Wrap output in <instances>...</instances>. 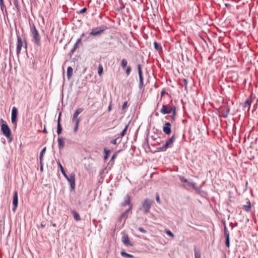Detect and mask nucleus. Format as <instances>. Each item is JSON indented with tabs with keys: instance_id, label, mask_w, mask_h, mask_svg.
<instances>
[{
	"instance_id": "obj_1",
	"label": "nucleus",
	"mask_w": 258,
	"mask_h": 258,
	"mask_svg": "<svg viewBox=\"0 0 258 258\" xmlns=\"http://www.w3.org/2000/svg\"><path fill=\"white\" fill-rule=\"evenodd\" d=\"M30 31L32 41L36 45L40 46L41 45L40 35L33 23L30 24Z\"/></svg>"
},
{
	"instance_id": "obj_2",
	"label": "nucleus",
	"mask_w": 258,
	"mask_h": 258,
	"mask_svg": "<svg viewBox=\"0 0 258 258\" xmlns=\"http://www.w3.org/2000/svg\"><path fill=\"white\" fill-rule=\"evenodd\" d=\"M0 121L3 123L1 124V131L3 135L8 139L9 142H11L12 140V134L9 126L3 119H1Z\"/></svg>"
},
{
	"instance_id": "obj_3",
	"label": "nucleus",
	"mask_w": 258,
	"mask_h": 258,
	"mask_svg": "<svg viewBox=\"0 0 258 258\" xmlns=\"http://www.w3.org/2000/svg\"><path fill=\"white\" fill-rule=\"evenodd\" d=\"M153 201L149 199H146L143 202L142 207L140 208L141 211H143L145 214H147L150 212L152 205Z\"/></svg>"
},
{
	"instance_id": "obj_4",
	"label": "nucleus",
	"mask_w": 258,
	"mask_h": 258,
	"mask_svg": "<svg viewBox=\"0 0 258 258\" xmlns=\"http://www.w3.org/2000/svg\"><path fill=\"white\" fill-rule=\"evenodd\" d=\"M106 29L107 27L104 25L93 28L90 33V35L93 36L99 35L103 33Z\"/></svg>"
},
{
	"instance_id": "obj_5",
	"label": "nucleus",
	"mask_w": 258,
	"mask_h": 258,
	"mask_svg": "<svg viewBox=\"0 0 258 258\" xmlns=\"http://www.w3.org/2000/svg\"><path fill=\"white\" fill-rule=\"evenodd\" d=\"M176 109L175 106H171L169 104L163 105L160 110L161 113L163 114L171 113L173 110Z\"/></svg>"
},
{
	"instance_id": "obj_6",
	"label": "nucleus",
	"mask_w": 258,
	"mask_h": 258,
	"mask_svg": "<svg viewBox=\"0 0 258 258\" xmlns=\"http://www.w3.org/2000/svg\"><path fill=\"white\" fill-rule=\"evenodd\" d=\"M174 141V136L173 135L170 137L166 142L163 144L162 146L158 148V150L161 151H165L168 148L171 147V145L173 144Z\"/></svg>"
},
{
	"instance_id": "obj_7",
	"label": "nucleus",
	"mask_w": 258,
	"mask_h": 258,
	"mask_svg": "<svg viewBox=\"0 0 258 258\" xmlns=\"http://www.w3.org/2000/svg\"><path fill=\"white\" fill-rule=\"evenodd\" d=\"M67 180L70 182V186H71V191H73L75 188V174L74 173H72L70 174V175L69 176L67 175V177H65Z\"/></svg>"
},
{
	"instance_id": "obj_8",
	"label": "nucleus",
	"mask_w": 258,
	"mask_h": 258,
	"mask_svg": "<svg viewBox=\"0 0 258 258\" xmlns=\"http://www.w3.org/2000/svg\"><path fill=\"white\" fill-rule=\"evenodd\" d=\"M139 76V88H142L144 85V78L143 76V72L142 70V66L140 64H138L137 66Z\"/></svg>"
},
{
	"instance_id": "obj_9",
	"label": "nucleus",
	"mask_w": 258,
	"mask_h": 258,
	"mask_svg": "<svg viewBox=\"0 0 258 258\" xmlns=\"http://www.w3.org/2000/svg\"><path fill=\"white\" fill-rule=\"evenodd\" d=\"M18 115V109L17 107H13L12 110L11 120L13 124L17 125V118Z\"/></svg>"
},
{
	"instance_id": "obj_10",
	"label": "nucleus",
	"mask_w": 258,
	"mask_h": 258,
	"mask_svg": "<svg viewBox=\"0 0 258 258\" xmlns=\"http://www.w3.org/2000/svg\"><path fill=\"white\" fill-rule=\"evenodd\" d=\"M171 124L169 122H166L163 127V132L167 135L171 133Z\"/></svg>"
},
{
	"instance_id": "obj_11",
	"label": "nucleus",
	"mask_w": 258,
	"mask_h": 258,
	"mask_svg": "<svg viewBox=\"0 0 258 258\" xmlns=\"http://www.w3.org/2000/svg\"><path fill=\"white\" fill-rule=\"evenodd\" d=\"M17 54L18 55H19L21 52V50L22 49V47L23 45V41H22L21 37L18 35H17Z\"/></svg>"
},
{
	"instance_id": "obj_12",
	"label": "nucleus",
	"mask_w": 258,
	"mask_h": 258,
	"mask_svg": "<svg viewBox=\"0 0 258 258\" xmlns=\"http://www.w3.org/2000/svg\"><path fill=\"white\" fill-rule=\"evenodd\" d=\"M18 192L17 191H15L13 195V205L14 206V208H13V211L15 212L18 206Z\"/></svg>"
},
{
	"instance_id": "obj_13",
	"label": "nucleus",
	"mask_w": 258,
	"mask_h": 258,
	"mask_svg": "<svg viewBox=\"0 0 258 258\" xmlns=\"http://www.w3.org/2000/svg\"><path fill=\"white\" fill-rule=\"evenodd\" d=\"M83 110L84 109L82 108H79L75 111L73 114L72 121H76V120H79V121H80L81 119L78 118V116L79 114H80L83 111Z\"/></svg>"
},
{
	"instance_id": "obj_14",
	"label": "nucleus",
	"mask_w": 258,
	"mask_h": 258,
	"mask_svg": "<svg viewBox=\"0 0 258 258\" xmlns=\"http://www.w3.org/2000/svg\"><path fill=\"white\" fill-rule=\"evenodd\" d=\"M122 242L126 246H133L131 243L128 236L126 234H124L122 237Z\"/></svg>"
},
{
	"instance_id": "obj_15",
	"label": "nucleus",
	"mask_w": 258,
	"mask_h": 258,
	"mask_svg": "<svg viewBox=\"0 0 258 258\" xmlns=\"http://www.w3.org/2000/svg\"><path fill=\"white\" fill-rule=\"evenodd\" d=\"M132 204L131 202V198L128 195H127L125 197L124 199V201L121 203V205L122 206H126V205H129V207L130 206V205Z\"/></svg>"
},
{
	"instance_id": "obj_16",
	"label": "nucleus",
	"mask_w": 258,
	"mask_h": 258,
	"mask_svg": "<svg viewBox=\"0 0 258 258\" xmlns=\"http://www.w3.org/2000/svg\"><path fill=\"white\" fill-rule=\"evenodd\" d=\"M58 146L59 150H62L64 147V140L62 137L58 138Z\"/></svg>"
},
{
	"instance_id": "obj_17",
	"label": "nucleus",
	"mask_w": 258,
	"mask_h": 258,
	"mask_svg": "<svg viewBox=\"0 0 258 258\" xmlns=\"http://www.w3.org/2000/svg\"><path fill=\"white\" fill-rule=\"evenodd\" d=\"M251 104V101L249 100L248 99H247L242 104V107L244 109L246 107H248V111H249L250 108Z\"/></svg>"
},
{
	"instance_id": "obj_18",
	"label": "nucleus",
	"mask_w": 258,
	"mask_h": 258,
	"mask_svg": "<svg viewBox=\"0 0 258 258\" xmlns=\"http://www.w3.org/2000/svg\"><path fill=\"white\" fill-rule=\"evenodd\" d=\"M57 164H58V167H59L60 168V170L61 171V172L62 173V174H63V175L64 176V177H67V174H66V172H65V170L63 168V167H62V165L61 164L60 161L58 160L57 162Z\"/></svg>"
},
{
	"instance_id": "obj_19",
	"label": "nucleus",
	"mask_w": 258,
	"mask_h": 258,
	"mask_svg": "<svg viewBox=\"0 0 258 258\" xmlns=\"http://www.w3.org/2000/svg\"><path fill=\"white\" fill-rule=\"evenodd\" d=\"M71 213L73 214L74 219L77 221H80L81 218L79 214L76 212L75 210L72 211Z\"/></svg>"
},
{
	"instance_id": "obj_20",
	"label": "nucleus",
	"mask_w": 258,
	"mask_h": 258,
	"mask_svg": "<svg viewBox=\"0 0 258 258\" xmlns=\"http://www.w3.org/2000/svg\"><path fill=\"white\" fill-rule=\"evenodd\" d=\"M73 70L71 67H69L67 69V78L69 80L71 79L73 75Z\"/></svg>"
},
{
	"instance_id": "obj_21",
	"label": "nucleus",
	"mask_w": 258,
	"mask_h": 258,
	"mask_svg": "<svg viewBox=\"0 0 258 258\" xmlns=\"http://www.w3.org/2000/svg\"><path fill=\"white\" fill-rule=\"evenodd\" d=\"M225 235L226 236V245L227 247L230 246L229 234L225 230Z\"/></svg>"
},
{
	"instance_id": "obj_22",
	"label": "nucleus",
	"mask_w": 258,
	"mask_h": 258,
	"mask_svg": "<svg viewBox=\"0 0 258 258\" xmlns=\"http://www.w3.org/2000/svg\"><path fill=\"white\" fill-rule=\"evenodd\" d=\"M46 147H44L40 152V156H39L40 164H41V163H42V161L43 160V154L45 153V152L46 151Z\"/></svg>"
},
{
	"instance_id": "obj_23",
	"label": "nucleus",
	"mask_w": 258,
	"mask_h": 258,
	"mask_svg": "<svg viewBox=\"0 0 258 258\" xmlns=\"http://www.w3.org/2000/svg\"><path fill=\"white\" fill-rule=\"evenodd\" d=\"M121 255L123 257H127L128 258H134V256L133 255L127 253L123 251L121 252Z\"/></svg>"
},
{
	"instance_id": "obj_24",
	"label": "nucleus",
	"mask_w": 258,
	"mask_h": 258,
	"mask_svg": "<svg viewBox=\"0 0 258 258\" xmlns=\"http://www.w3.org/2000/svg\"><path fill=\"white\" fill-rule=\"evenodd\" d=\"M104 160H106L108 158V154L110 152V150H109L107 148H104Z\"/></svg>"
},
{
	"instance_id": "obj_25",
	"label": "nucleus",
	"mask_w": 258,
	"mask_h": 258,
	"mask_svg": "<svg viewBox=\"0 0 258 258\" xmlns=\"http://www.w3.org/2000/svg\"><path fill=\"white\" fill-rule=\"evenodd\" d=\"M248 205H243V209L246 211L247 212H249L250 210L251 209V204L250 202L249 201L248 202Z\"/></svg>"
},
{
	"instance_id": "obj_26",
	"label": "nucleus",
	"mask_w": 258,
	"mask_h": 258,
	"mask_svg": "<svg viewBox=\"0 0 258 258\" xmlns=\"http://www.w3.org/2000/svg\"><path fill=\"white\" fill-rule=\"evenodd\" d=\"M127 64V60L125 58L122 59L121 61V63H120L121 68L122 69H124L126 67Z\"/></svg>"
},
{
	"instance_id": "obj_27",
	"label": "nucleus",
	"mask_w": 258,
	"mask_h": 258,
	"mask_svg": "<svg viewBox=\"0 0 258 258\" xmlns=\"http://www.w3.org/2000/svg\"><path fill=\"white\" fill-rule=\"evenodd\" d=\"M195 258H201V253L199 250H197L196 248L194 249Z\"/></svg>"
},
{
	"instance_id": "obj_28",
	"label": "nucleus",
	"mask_w": 258,
	"mask_h": 258,
	"mask_svg": "<svg viewBox=\"0 0 258 258\" xmlns=\"http://www.w3.org/2000/svg\"><path fill=\"white\" fill-rule=\"evenodd\" d=\"M154 45L155 49L157 50H161L162 49V47L160 45H159L156 41H154Z\"/></svg>"
},
{
	"instance_id": "obj_29",
	"label": "nucleus",
	"mask_w": 258,
	"mask_h": 258,
	"mask_svg": "<svg viewBox=\"0 0 258 258\" xmlns=\"http://www.w3.org/2000/svg\"><path fill=\"white\" fill-rule=\"evenodd\" d=\"M0 7L3 13H4V11L6 12V8L4 4V1H0Z\"/></svg>"
},
{
	"instance_id": "obj_30",
	"label": "nucleus",
	"mask_w": 258,
	"mask_h": 258,
	"mask_svg": "<svg viewBox=\"0 0 258 258\" xmlns=\"http://www.w3.org/2000/svg\"><path fill=\"white\" fill-rule=\"evenodd\" d=\"M127 128H128V125H126L124 128L120 133V136L119 137L121 138L124 136V135L127 131Z\"/></svg>"
},
{
	"instance_id": "obj_31",
	"label": "nucleus",
	"mask_w": 258,
	"mask_h": 258,
	"mask_svg": "<svg viewBox=\"0 0 258 258\" xmlns=\"http://www.w3.org/2000/svg\"><path fill=\"white\" fill-rule=\"evenodd\" d=\"M187 184L188 186L191 187H192V188H194L195 189H198L197 187L196 186V183H194L192 182L187 181Z\"/></svg>"
},
{
	"instance_id": "obj_32",
	"label": "nucleus",
	"mask_w": 258,
	"mask_h": 258,
	"mask_svg": "<svg viewBox=\"0 0 258 258\" xmlns=\"http://www.w3.org/2000/svg\"><path fill=\"white\" fill-rule=\"evenodd\" d=\"M73 122H74L75 124L74 131L75 133H76L78 130V127H79V123L80 121H79V120H76V121H73Z\"/></svg>"
},
{
	"instance_id": "obj_33",
	"label": "nucleus",
	"mask_w": 258,
	"mask_h": 258,
	"mask_svg": "<svg viewBox=\"0 0 258 258\" xmlns=\"http://www.w3.org/2000/svg\"><path fill=\"white\" fill-rule=\"evenodd\" d=\"M120 137L116 138V139L112 140L110 141V143L113 145H116L117 143V142L118 141V143H120L121 141V140H119Z\"/></svg>"
},
{
	"instance_id": "obj_34",
	"label": "nucleus",
	"mask_w": 258,
	"mask_h": 258,
	"mask_svg": "<svg viewBox=\"0 0 258 258\" xmlns=\"http://www.w3.org/2000/svg\"><path fill=\"white\" fill-rule=\"evenodd\" d=\"M165 232L166 233V234L167 235H168V236H170L172 238H174V235L173 234V233L169 230H166L165 231Z\"/></svg>"
},
{
	"instance_id": "obj_35",
	"label": "nucleus",
	"mask_w": 258,
	"mask_h": 258,
	"mask_svg": "<svg viewBox=\"0 0 258 258\" xmlns=\"http://www.w3.org/2000/svg\"><path fill=\"white\" fill-rule=\"evenodd\" d=\"M103 73V67L101 64H99L98 69V75L100 76Z\"/></svg>"
},
{
	"instance_id": "obj_36",
	"label": "nucleus",
	"mask_w": 258,
	"mask_h": 258,
	"mask_svg": "<svg viewBox=\"0 0 258 258\" xmlns=\"http://www.w3.org/2000/svg\"><path fill=\"white\" fill-rule=\"evenodd\" d=\"M133 204H131L130 205V206L129 207V208L126 209L124 212V214H126V215H128L129 213L130 212H132L131 211H132V209L133 208Z\"/></svg>"
},
{
	"instance_id": "obj_37",
	"label": "nucleus",
	"mask_w": 258,
	"mask_h": 258,
	"mask_svg": "<svg viewBox=\"0 0 258 258\" xmlns=\"http://www.w3.org/2000/svg\"><path fill=\"white\" fill-rule=\"evenodd\" d=\"M14 4L18 11H20V7L19 5V2L18 0H14Z\"/></svg>"
},
{
	"instance_id": "obj_38",
	"label": "nucleus",
	"mask_w": 258,
	"mask_h": 258,
	"mask_svg": "<svg viewBox=\"0 0 258 258\" xmlns=\"http://www.w3.org/2000/svg\"><path fill=\"white\" fill-rule=\"evenodd\" d=\"M62 132V127L60 123H58L57 124V133L59 135L61 134Z\"/></svg>"
},
{
	"instance_id": "obj_39",
	"label": "nucleus",
	"mask_w": 258,
	"mask_h": 258,
	"mask_svg": "<svg viewBox=\"0 0 258 258\" xmlns=\"http://www.w3.org/2000/svg\"><path fill=\"white\" fill-rule=\"evenodd\" d=\"M81 41H82V38H80L78 39L77 41L75 43L74 46L77 48L78 47L79 44L81 42Z\"/></svg>"
},
{
	"instance_id": "obj_40",
	"label": "nucleus",
	"mask_w": 258,
	"mask_h": 258,
	"mask_svg": "<svg viewBox=\"0 0 258 258\" xmlns=\"http://www.w3.org/2000/svg\"><path fill=\"white\" fill-rule=\"evenodd\" d=\"M172 115H171V118L173 121H174L175 119V115H176V109L173 110L172 112Z\"/></svg>"
},
{
	"instance_id": "obj_41",
	"label": "nucleus",
	"mask_w": 258,
	"mask_h": 258,
	"mask_svg": "<svg viewBox=\"0 0 258 258\" xmlns=\"http://www.w3.org/2000/svg\"><path fill=\"white\" fill-rule=\"evenodd\" d=\"M131 71V67L128 66L126 68L125 70V74L127 76H129Z\"/></svg>"
},
{
	"instance_id": "obj_42",
	"label": "nucleus",
	"mask_w": 258,
	"mask_h": 258,
	"mask_svg": "<svg viewBox=\"0 0 258 258\" xmlns=\"http://www.w3.org/2000/svg\"><path fill=\"white\" fill-rule=\"evenodd\" d=\"M127 215L124 214V212H123V213H122V214L121 215L120 218H119V221H121L122 219L123 218H125L126 219L127 218Z\"/></svg>"
},
{
	"instance_id": "obj_43",
	"label": "nucleus",
	"mask_w": 258,
	"mask_h": 258,
	"mask_svg": "<svg viewBox=\"0 0 258 258\" xmlns=\"http://www.w3.org/2000/svg\"><path fill=\"white\" fill-rule=\"evenodd\" d=\"M179 179L181 180V181H182L183 182L187 183L188 181V180L184 176H179Z\"/></svg>"
},
{
	"instance_id": "obj_44",
	"label": "nucleus",
	"mask_w": 258,
	"mask_h": 258,
	"mask_svg": "<svg viewBox=\"0 0 258 258\" xmlns=\"http://www.w3.org/2000/svg\"><path fill=\"white\" fill-rule=\"evenodd\" d=\"M183 82H184V87H185V90H187V83H188V81L186 79H183Z\"/></svg>"
},
{
	"instance_id": "obj_45",
	"label": "nucleus",
	"mask_w": 258,
	"mask_h": 258,
	"mask_svg": "<svg viewBox=\"0 0 258 258\" xmlns=\"http://www.w3.org/2000/svg\"><path fill=\"white\" fill-rule=\"evenodd\" d=\"M138 230L140 232H142V233H147V231H146V230H145L143 228H142V227H139V228H138Z\"/></svg>"
},
{
	"instance_id": "obj_46",
	"label": "nucleus",
	"mask_w": 258,
	"mask_h": 258,
	"mask_svg": "<svg viewBox=\"0 0 258 258\" xmlns=\"http://www.w3.org/2000/svg\"><path fill=\"white\" fill-rule=\"evenodd\" d=\"M86 11H87V8H84L83 9L81 10L80 11L78 12V13L79 14H82L85 13L86 12Z\"/></svg>"
},
{
	"instance_id": "obj_47",
	"label": "nucleus",
	"mask_w": 258,
	"mask_h": 258,
	"mask_svg": "<svg viewBox=\"0 0 258 258\" xmlns=\"http://www.w3.org/2000/svg\"><path fill=\"white\" fill-rule=\"evenodd\" d=\"M127 101H125V102H124L123 103V104L122 105V109H124L126 108V105H127Z\"/></svg>"
},
{
	"instance_id": "obj_48",
	"label": "nucleus",
	"mask_w": 258,
	"mask_h": 258,
	"mask_svg": "<svg viewBox=\"0 0 258 258\" xmlns=\"http://www.w3.org/2000/svg\"><path fill=\"white\" fill-rule=\"evenodd\" d=\"M156 200L157 201V203H160V198H159V196L158 195H156Z\"/></svg>"
},
{
	"instance_id": "obj_49",
	"label": "nucleus",
	"mask_w": 258,
	"mask_h": 258,
	"mask_svg": "<svg viewBox=\"0 0 258 258\" xmlns=\"http://www.w3.org/2000/svg\"><path fill=\"white\" fill-rule=\"evenodd\" d=\"M116 158V154H114L113 155V156H112L111 158V160L110 161V162H112V161H113V160Z\"/></svg>"
},
{
	"instance_id": "obj_50",
	"label": "nucleus",
	"mask_w": 258,
	"mask_h": 258,
	"mask_svg": "<svg viewBox=\"0 0 258 258\" xmlns=\"http://www.w3.org/2000/svg\"><path fill=\"white\" fill-rule=\"evenodd\" d=\"M112 107H111V101L110 102V103L108 107V111H110L111 110Z\"/></svg>"
},
{
	"instance_id": "obj_51",
	"label": "nucleus",
	"mask_w": 258,
	"mask_h": 258,
	"mask_svg": "<svg viewBox=\"0 0 258 258\" xmlns=\"http://www.w3.org/2000/svg\"><path fill=\"white\" fill-rule=\"evenodd\" d=\"M76 49H77V48H76L74 46L73 48L71 50V52L72 53H73Z\"/></svg>"
},
{
	"instance_id": "obj_52",
	"label": "nucleus",
	"mask_w": 258,
	"mask_h": 258,
	"mask_svg": "<svg viewBox=\"0 0 258 258\" xmlns=\"http://www.w3.org/2000/svg\"><path fill=\"white\" fill-rule=\"evenodd\" d=\"M24 43H25V48L26 49V50L27 49V42H26V41L24 39Z\"/></svg>"
},
{
	"instance_id": "obj_53",
	"label": "nucleus",
	"mask_w": 258,
	"mask_h": 258,
	"mask_svg": "<svg viewBox=\"0 0 258 258\" xmlns=\"http://www.w3.org/2000/svg\"><path fill=\"white\" fill-rule=\"evenodd\" d=\"M60 114H59V115L58 116V118L57 119V124H58V123H60Z\"/></svg>"
},
{
	"instance_id": "obj_54",
	"label": "nucleus",
	"mask_w": 258,
	"mask_h": 258,
	"mask_svg": "<svg viewBox=\"0 0 258 258\" xmlns=\"http://www.w3.org/2000/svg\"><path fill=\"white\" fill-rule=\"evenodd\" d=\"M225 6L227 7V8H230V6H231V5L229 4H228V3H226V4H225Z\"/></svg>"
},
{
	"instance_id": "obj_55",
	"label": "nucleus",
	"mask_w": 258,
	"mask_h": 258,
	"mask_svg": "<svg viewBox=\"0 0 258 258\" xmlns=\"http://www.w3.org/2000/svg\"><path fill=\"white\" fill-rule=\"evenodd\" d=\"M50 223H51V225L53 226V227H56V224L55 223H53L52 221H50Z\"/></svg>"
},
{
	"instance_id": "obj_56",
	"label": "nucleus",
	"mask_w": 258,
	"mask_h": 258,
	"mask_svg": "<svg viewBox=\"0 0 258 258\" xmlns=\"http://www.w3.org/2000/svg\"><path fill=\"white\" fill-rule=\"evenodd\" d=\"M40 170H41V171H42V170H43V164H42V162L41 163V164H40Z\"/></svg>"
},
{
	"instance_id": "obj_57",
	"label": "nucleus",
	"mask_w": 258,
	"mask_h": 258,
	"mask_svg": "<svg viewBox=\"0 0 258 258\" xmlns=\"http://www.w3.org/2000/svg\"><path fill=\"white\" fill-rule=\"evenodd\" d=\"M107 44L109 45H112L114 44V43L113 42H109L107 43Z\"/></svg>"
},
{
	"instance_id": "obj_58",
	"label": "nucleus",
	"mask_w": 258,
	"mask_h": 258,
	"mask_svg": "<svg viewBox=\"0 0 258 258\" xmlns=\"http://www.w3.org/2000/svg\"><path fill=\"white\" fill-rule=\"evenodd\" d=\"M165 93V91H162L161 92V95L163 96L164 95V94Z\"/></svg>"
},
{
	"instance_id": "obj_59",
	"label": "nucleus",
	"mask_w": 258,
	"mask_h": 258,
	"mask_svg": "<svg viewBox=\"0 0 258 258\" xmlns=\"http://www.w3.org/2000/svg\"><path fill=\"white\" fill-rule=\"evenodd\" d=\"M84 35H85L84 33L82 34L80 38H82L84 36Z\"/></svg>"
},
{
	"instance_id": "obj_60",
	"label": "nucleus",
	"mask_w": 258,
	"mask_h": 258,
	"mask_svg": "<svg viewBox=\"0 0 258 258\" xmlns=\"http://www.w3.org/2000/svg\"><path fill=\"white\" fill-rule=\"evenodd\" d=\"M41 227L42 228H43V227H44V225L42 223H41Z\"/></svg>"
},
{
	"instance_id": "obj_61",
	"label": "nucleus",
	"mask_w": 258,
	"mask_h": 258,
	"mask_svg": "<svg viewBox=\"0 0 258 258\" xmlns=\"http://www.w3.org/2000/svg\"><path fill=\"white\" fill-rule=\"evenodd\" d=\"M155 115H156V116H158L159 115L158 113V112H156V113H155Z\"/></svg>"
},
{
	"instance_id": "obj_62",
	"label": "nucleus",
	"mask_w": 258,
	"mask_h": 258,
	"mask_svg": "<svg viewBox=\"0 0 258 258\" xmlns=\"http://www.w3.org/2000/svg\"><path fill=\"white\" fill-rule=\"evenodd\" d=\"M43 132H44V133H47V132H46V131L45 128H44V129L43 130Z\"/></svg>"
},
{
	"instance_id": "obj_63",
	"label": "nucleus",
	"mask_w": 258,
	"mask_h": 258,
	"mask_svg": "<svg viewBox=\"0 0 258 258\" xmlns=\"http://www.w3.org/2000/svg\"><path fill=\"white\" fill-rule=\"evenodd\" d=\"M142 238H143L144 239H147V238L144 237H142Z\"/></svg>"
},
{
	"instance_id": "obj_64",
	"label": "nucleus",
	"mask_w": 258,
	"mask_h": 258,
	"mask_svg": "<svg viewBox=\"0 0 258 258\" xmlns=\"http://www.w3.org/2000/svg\"><path fill=\"white\" fill-rule=\"evenodd\" d=\"M242 258H246L245 257L243 256Z\"/></svg>"
}]
</instances>
